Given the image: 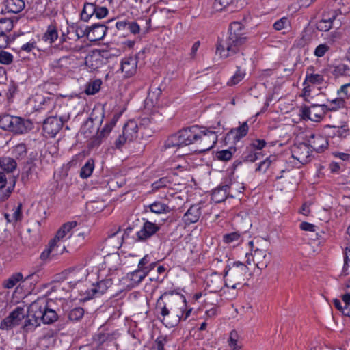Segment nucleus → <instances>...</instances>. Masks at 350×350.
I'll return each mask as SVG.
<instances>
[{
  "mask_svg": "<svg viewBox=\"0 0 350 350\" xmlns=\"http://www.w3.org/2000/svg\"><path fill=\"white\" fill-rule=\"evenodd\" d=\"M33 124L29 120H25L21 117L13 116L6 131L16 134H22L31 130Z\"/></svg>",
  "mask_w": 350,
  "mask_h": 350,
  "instance_id": "10",
  "label": "nucleus"
},
{
  "mask_svg": "<svg viewBox=\"0 0 350 350\" xmlns=\"http://www.w3.org/2000/svg\"><path fill=\"white\" fill-rule=\"evenodd\" d=\"M84 315V310L81 307L72 309L68 313V318L71 321H79Z\"/></svg>",
  "mask_w": 350,
  "mask_h": 350,
  "instance_id": "46",
  "label": "nucleus"
},
{
  "mask_svg": "<svg viewBox=\"0 0 350 350\" xmlns=\"http://www.w3.org/2000/svg\"><path fill=\"white\" fill-rule=\"evenodd\" d=\"M339 96L345 97L347 98L350 95V84H345L341 86L340 89L338 90Z\"/></svg>",
  "mask_w": 350,
  "mask_h": 350,
  "instance_id": "61",
  "label": "nucleus"
},
{
  "mask_svg": "<svg viewBox=\"0 0 350 350\" xmlns=\"http://www.w3.org/2000/svg\"><path fill=\"white\" fill-rule=\"evenodd\" d=\"M88 275L87 270L83 268L67 269L59 275V278L67 281L70 288H74L77 283L84 280Z\"/></svg>",
  "mask_w": 350,
  "mask_h": 350,
  "instance_id": "7",
  "label": "nucleus"
},
{
  "mask_svg": "<svg viewBox=\"0 0 350 350\" xmlns=\"http://www.w3.org/2000/svg\"><path fill=\"white\" fill-rule=\"evenodd\" d=\"M137 59L136 57H127L121 62V71L126 77L134 75L137 71Z\"/></svg>",
  "mask_w": 350,
  "mask_h": 350,
  "instance_id": "20",
  "label": "nucleus"
},
{
  "mask_svg": "<svg viewBox=\"0 0 350 350\" xmlns=\"http://www.w3.org/2000/svg\"><path fill=\"white\" fill-rule=\"evenodd\" d=\"M201 215V207L198 205L191 206L184 215V220L187 224H193L198 221Z\"/></svg>",
  "mask_w": 350,
  "mask_h": 350,
  "instance_id": "25",
  "label": "nucleus"
},
{
  "mask_svg": "<svg viewBox=\"0 0 350 350\" xmlns=\"http://www.w3.org/2000/svg\"><path fill=\"white\" fill-rule=\"evenodd\" d=\"M104 64L100 51H94L85 57V65L92 70H95L101 67Z\"/></svg>",
  "mask_w": 350,
  "mask_h": 350,
  "instance_id": "23",
  "label": "nucleus"
},
{
  "mask_svg": "<svg viewBox=\"0 0 350 350\" xmlns=\"http://www.w3.org/2000/svg\"><path fill=\"white\" fill-rule=\"evenodd\" d=\"M64 122L62 117L51 116L44 120L43 131L49 137H54L62 128Z\"/></svg>",
  "mask_w": 350,
  "mask_h": 350,
  "instance_id": "8",
  "label": "nucleus"
},
{
  "mask_svg": "<svg viewBox=\"0 0 350 350\" xmlns=\"http://www.w3.org/2000/svg\"><path fill=\"white\" fill-rule=\"evenodd\" d=\"M292 157L301 164H306L310 161V150L306 143L295 144L291 148Z\"/></svg>",
  "mask_w": 350,
  "mask_h": 350,
  "instance_id": "12",
  "label": "nucleus"
},
{
  "mask_svg": "<svg viewBox=\"0 0 350 350\" xmlns=\"http://www.w3.org/2000/svg\"><path fill=\"white\" fill-rule=\"evenodd\" d=\"M23 276L21 273H16L11 275L4 283V287L6 288H13L19 281L22 280Z\"/></svg>",
  "mask_w": 350,
  "mask_h": 350,
  "instance_id": "43",
  "label": "nucleus"
},
{
  "mask_svg": "<svg viewBox=\"0 0 350 350\" xmlns=\"http://www.w3.org/2000/svg\"><path fill=\"white\" fill-rule=\"evenodd\" d=\"M59 247L55 239H53L49 244V247L44 250L40 255L42 260L48 259L50 256H54L58 254L57 247Z\"/></svg>",
  "mask_w": 350,
  "mask_h": 350,
  "instance_id": "33",
  "label": "nucleus"
},
{
  "mask_svg": "<svg viewBox=\"0 0 350 350\" xmlns=\"http://www.w3.org/2000/svg\"><path fill=\"white\" fill-rule=\"evenodd\" d=\"M228 31V38L225 42H219L216 48V52L224 58L238 53L247 41L245 26L241 23H232Z\"/></svg>",
  "mask_w": 350,
  "mask_h": 350,
  "instance_id": "3",
  "label": "nucleus"
},
{
  "mask_svg": "<svg viewBox=\"0 0 350 350\" xmlns=\"http://www.w3.org/2000/svg\"><path fill=\"white\" fill-rule=\"evenodd\" d=\"M94 168V161L93 159H90L87 161L85 164L81 167L80 172V176L83 178H87L91 176Z\"/></svg>",
  "mask_w": 350,
  "mask_h": 350,
  "instance_id": "38",
  "label": "nucleus"
},
{
  "mask_svg": "<svg viewBox=\"0 0 350 350\" xmlns=\"http://www.w3.org/2000/svg\"><path fill=\"white\" fill-rule=\"evenodd\" d=\"M161 92H162V90L160 87H155L154 85H152L150 88V90L148 93V97L151 100H157L159 98V97L161 94Z\"/></svg>",
  "mask_w": 350,
  "mask_h": 350,
  "instance_id": "53",
  "label": "nucleus"
},
{
  "mask_svg": "<svg viewBox=\"0 0 350 350\" xmlns=\"http://www.w3.org/2000/svg\"><path fill=\"white\" fill-rule=\"evenodd\" d=\"M330 47L327 44H321L317 46V48L314 50V54L315 56L318 57H323L326 52H327L329 50Z\"/></svg>",
  "mask_w": 350,
  "mask_h": 350,
  "instance_id": "52",
  "label": "nucleus"
},
{
  "mask_svg": "<svg viewBox=\"0 0 350 350\" xmlns=\"http://www.w3.org/2000/svg\"><path fill=\"white\" fill-rule=\"evenodd\" d=\"M248 272V267L241 262H235L232 267H229L224 273V277L227 280L235 282L232 285V288H236L241 282L244 280L246 273Z\"/></svg>",
  "mask_w": 350,
  "mask_h": 350,
  "instance_id": "6",
  "label": "nucleus"
},
{
  "mask_svg": "<svg viewBox=\"0 0 350 350\" xmlns=\"http://www.w3.org/2000/svg\"><path fill=\"white\" fill-rule=\"evenodd\" d=\"M13 22L11 19L3 18L0 19V49L5 48L8 45V36L7 33L13 29Z\"/></svg>",
  "mask_w": 350,
  "mask_h": 350,
  "instance_id": "17",
  "label": "nucleus"
},
{
  "mask_svg": "<svg viewBox=\"0 0 350 350\" xmlns=\"http://www.w3.org/2000/svg\"><path fill=\"white\" fill-rule=\"evenodd\" d=\"M350 267V245L347 247L345 250V264L342 269V272L345 275H347V268Z\"/></svg>",
  "mask_w": 350,
  "mask_h": 350,
  "instance_id": "58",
  "label": "nucleus"
},
{
  "mask_svg": "<svg viewBox=\"0 0 350 350\" xmlns=\"http://www.w3.org/2000/svg\"><path fill=\"white\" fill-rule=\"evenodd\" d=\"M116 123V120L113 119L111 120V122L109 124H107L102 130L99 132V133L103 135L105 138H106L108 135L111 131L112 129L115 126Z\"/></svg>",
  "mask_w": 350,
  "mask_h": 350,
  "instance_id": "54",
  "label": "nucleus"
},
{
  "mask_svg": "<svg viewBox=\"0 0 350 350\" xmlns=\"http://www.w3.org/2000/svg\"><path fill=\"white\" fill-rule=\"evenodd\" d=\"M238 334L236 331L232 330L230 333V337L228 339L229 346L234 350L238 349L240 348V346L238 344Z\"/></svg>",
  "mask_w": 350,
  "mask_h": 350,
  "instance_id": "49",
  "label": "nucleus"
},
{
  "mask_svg": "<svg viewBox=\"0 0 350 350\" xmlns=\"http://www.w3.org/2000/svg\"><path fill=\"white\" fill-rule=\"evenodd\" d=\"M14 326H16V324L14 323L12 319L10 318V316L9 315L1 321L0 328L1 329H9Z\"/></svg>",
  "mask_w": 350,
  "mask_h": 350,
  "instance_id": "57",
  "label": "nucleus"
},
{
  "mask_svg": "<svg viewBox=\"0 0 350 350\" xmlns=\"http://www.w3.org/2000/svg\"><path fill=\"white\" fill-rule=\"evenodd\" d=\"M100 54L102 56V60L108 59L112 58L113 57L118 56L120 55V51L116 50V53H112L111 51H100Z\"/></svg>",
  "mask_w": 350,
  "mask_h": 350,
  "instance_id": "63",
  "label": "nucleus"
},
{
  "mask_svg": "<svg viewBox=\"0 0 350 350\" xmlns=\"http://www.w3.org/2000/svg\"><path fill=\"white\" fill-rule=\"evenodd\" d=\"M87 27V38L90 41H98L105 36L107 28L104 24L96 23Z\"/></svg>",
  "mask_w": 350,
  "mask_h": 350,
  "instance_id": "18",
  "label": "nucleus"
},
{
  "mask_svg": "<svg viewBox=\"0 0 350 350\" xmlns=\"http://www.w3.org/2000/svg\"><path fill=\"white\" fill-rule=\"evenodd\" d=\"M336 18V14L334 12L323 14L317 23V29L321 31H328L332 27Z\"/></svg>",
  "mask_w": 350,
  "mask_h": 350,
  "instance_id": "21",
  "label": "nucleus"
},
{
  "mask_svg": "<svg viewBox=\"0 0 350 350\" xmlns=\"http://www.w3.org/2000/svg\"><path fill=\"white\" fill-rule=\"evenodd\" d=\"M69 64V59L68 57L64 56L59 59L54 61L51 64V68L54 71H57L59 69L67 68Z\"/></svg>",
  "mask_w": 350,
  "mask_h": 350,
  "instance_id": "40",
  "label": "nucleus"
},
{
  "mask_svg": "<svg viewBox=\"0 0 350 350\" xmlns=\"http://www.w3.org/2000/svg\"><path fill=\"white\" fill-rule=\"evenodd\" d=\"M230 187L228 185L219 186L212 193V200L216 203L224 202L230 196Z\"/></svg>",
  "mask_w": 350,
  "mask_h": 350,
  "instance_id": "24",
  "label": "nucleus"
},
{
  "mask_svg": "<svg viewBox=\"0 0 350 350\" xmlns=\"http://www.w3.org/2000/svg\"><path fill=\"white\" fill-rule=\"evenodd\" d=\"M58 38V33L57 27L51 24L48 26L46 32L42 36V40L48 42L49 44H52Z\"/></svg>",
  "mask_w": 350,
  "mask_h": 350,
  "instance_id": "29",
  "label": "nucleus"
},
{
  "mask_svg": "<svg viewBox=\"0 0 350 350\" xmlns=\"http://www.w3.org/2000/svg\"><path fill=\"white\" fill-rule=\"evenodd\" d=\"M217 126H210L203 129L195 125L188 127L171 135L165 142L167 148H180L194 142L198 143L200 152L211 150L217 142Z\"/></svg>",
  "mask_w": 350,
  "mask_h": 350,
  "instance_id": "1",
  "label": "nucleus"
},
{
  "mask_svg": "<svg viewBox=\"0 0 350 350\" xmlns=\"http://www.w3.org/2000/svg\"><path fill=\"white\" fill-rule=\"evenodd\" d=\"M36 165L31 162H27L24 167L23 172L21 174V179L23 182H27L31 179L33 176H37V172H36Z\"/></svg>",
  "mask_w": 350,
  "mask_h": 350,
  "instance_id": "28",
  "label": "nucleus"
},
{
  "mask_svg": "<svg viewBox=\"0 0 350 350\" xmlns=\"http://www.w3.org/2000/svg\"><path fill=\"white\" fill-rule=\"evenodd\" d=\"M12 154L18 159H22L27 155V148L25 144H18L12 149Z\"/></svg>",
  "mask_w": 350,
  "mask_h": 350,
  "instance_id": "39",
  "label": "nucleus"
},
{
  "mask_svg": "<svg viewBox=\"0 0 350 350\" xmlns=\"http://www.w3.org/2000/svg\"><path fill=\"white\" fill-rule=\"evenodd\" d=\"M253 260L258 269H263L271 261V254L265 250L256 249L253 253Z\"/></svg>",
  "mask_w": 350,
  "mask_h": 350,
  "instance_id": "19",
  "label": "nucleus"
},
{
  "mask_svg": "<svg viewBox=\"0 0 350 350\" xmlns=\"http://www.w3.org/2000/svg\"><path fill=\"white\" fill-rule=\"evenodd\" d=\"M87 27L83 29L79 25L72 23L68 27L67 34L65 35V33H63L62 36V40L66 41L67 39H68L77 41L81 38L84 36L87 37Z\"/></svg>",
  "mask_w": 350,
  "mask_h": 350,
  "instance_id": "14",
  "label": "nucleus"
},
{
  "mask_svg": "<svg viewBox=\"0 0 350 350\" xmlns=\"http://www.w3.org/2000/svg\"><path fill=\"white\" fill-rule=\"evenodd\" d=\"M100 85V80H94L88 85L85 89V93L88 95H93L99 91Z\"/></svg>",
  "mask_w": 350,
  "mask_h": 350,
  "instance_id": "45",
  "label": "nucleus"
},
{
  "mask_svg": "<svg viewBox=\"0 0 350 350\" xmlns=\"http://www.w3.org/2000/svg\"><path fill=\"white\" fill-rule=\"evenodd\" d=\"M10 316L16 325H18L25 317L24 309L21 307H17L10 314Z\"/></svg>",
  "mask_w": 350,
  "mask_h": 350,
  "instance_id": "42",
  "label": "nucleus"
},
{
  "mask_svg": "<svg viewBox=\"0 0 350 350\" xmlns=\"http://www.w3.org/2000/svg\"><path fill=\"white\" fill-rule=\"evenodd\" d=\"M234 0H215L213 3V10L215 12H221L233 3Z\"/></svg>",
  "mask_w": 350,
  "mask_h": 350,
  "instance_id": "44",
  "label": "nucleus"
},
{
  "mask_svg": "<svg viewBox=\"0 0 350 350\" xmlns=\"http://www.w3.org/2000/svg\"><path fill=\"white\" fill-rule=\"evenodd\" d=\"M16 167L17 163L14 159L9 157L0 158V167L3 170L10 173L12 172Z\"/></svg>",
  "mask_w": 350,
  "mask_h": 350,
  "instance_id": "30",
  "label": "nucleus"
},
{
  "mask_svg": "<svg viewBox=\"0 0 350 350\" xmlns=\"http://www.w3.org/2000/svg\"><path fill=\"white\" fill-rule=\"evenodd\" d=\"M57 319L56 311L49 307L47 299L40 297L29 306L27 319L25 321L23 329L25 332L33 331L41 322L44 324H51Z\"/></svg>",
  "mask_w": 350,
  "mask_h": 350,
  "instance_id": "2",
  "label": "nucleus"
},
{
  "mask_svg": "<svg viewBox=\"0 0 350 350\" xmlns=\"http://www.w3.org/2000/svg\"><path fill=\"white\" fill-rule=\"evenodd\" d=\"M349 67L345 64L330 66V72L336 77L349 75Z\"/></svg>",
  "mask_w": 350,
  "mask_h": 350,
  "instance_id": "35",
  "label": "nucleus"
},
{
  "mask_svg": "<svg viewBox=\"0 0 350 350\" xmlns=\"http://www.w3.org/2000/svg\"><path fill=\"white\" fill-rule=\"evenodd\" d=\"M237 70L236 73L232 76L230 80L228 82L229 85H234L240 82L245 77V73L244 71L240 70L239 66H237Z\"/></svg>",
  "mask_w": 350,
  "mask_h": 350,
  "instance_id": "47",
  "label": "nucleus"
},
{
  "mask_svg": "<svg viewBox=\"0 0 350 350\" xmlns=\"http://www.w3.org/2000/svg\"><path fill=\"white\" fill-rule=\"evenodd\" d=\"M180 304L183 306L176 308H172L170 307L172 313L174 315V317L171 322L167 323V327H174L179 323L181 319L186 320L190 316L191 309L187 310L185 312H184L185 300H184L183 302L180 301V304H178V305Z\"/></svg>",
  "mask_w": 350,
  "mask_h": 350,
  "instance_id": "15",
  "label": "nucleus"
},
{
  "mask_svg": "<svg viewBox=\"0 0 350 350\" xmlns=\"http://www.w3.org/2000/svg\"><path fill=\"white\" fill-rule=\"evenodd\" d=\"M23 0H6L5 8L8 12L18 14L25 8Z\"/></svg>",
  "mask_w": 350,
  "mask_h": 350,
  "instance_id": "26",
  "label": "nucleus"
},
{
  "mask_svg": "<svg viewBox=\"0 0 350 350\" xmlns=\"http://www.w3.org/2000/svg\"><path fill=\"white\" fill-rule=\"evenodd\" d=\"M308 145L317 152H322L328 147L326 137L319 134H312L308 139Z\"/></svg>",
  "mask_w": 350,
  "mask_h": 350,
  "instance_id": "16",
  "label": "nucleus"
},
{
  "mask_svg": "<svg viewBox=\"0 0 350 350\" xmlns=\"http://www.w3.org/2000/svg\"><path fill=\"white\" fill-rule=\"evenodd\" d=\"M169 180L167 178L163 177L152 183V187L154 189H159L162 187H165L169 183Z\"/></svg>",
  "mask_w": 350,
  "mask_h": 350,
  "instance_id": "60",
  "label": "nucleus"
},
{
  "mask_svg": "<svg viewBox=\"0 0 350 350\" xmlns=\"http://www.w3.org/2000/svg\"><path fill=\"white\" fill-rule=\"evenodd\" d=\"M164 295H161L157 299L155 310L157 313L160 314L163 317V321H165L166 326H167V323L170 321L166 317L170 314V310H171L170 307L172 308H176V306H178V304H180V301L179 299H174L172 298L167 299V303L164 301Z\"/></svg>",
  "mask_w": 350,
  "mask_h": 350,
  "instance_id": "9",
  "label": "nucleus"
},
{
  "mask_svg": "<svg viewBox=\"0 0 350 350\" xmlns=\"http://www.w3.org/2000/svg\"><path fill=\"white\" fill-rule=\"evenodd\" d=\"M248 129L247 122H243L238 128L231 129L227 134L226 139L230 140L232 139L234 142H238L247 134Z\"/></svg>",
  "mask_w": 350,
  "mask_h": 350,
  "instance_id": "22",
  "label": "nucleus"
},
{
  "mask_svg": "<svg viewBox=\"0 0 350 350\" xmlns=\"http://www.w3.org/2000/svg\"><path fill=\"white\" fill-rule=\"evenodd\" d=\"M111 285L112 281L109 278L99 281L96 284H93L92 287L86 291L87 298L92 299L93 297L103 295Z\"/></svg>",
  "mask_w": 350,
  "mask_h": 350,
  "instance_id": "13",
  "label": "nucleus"
},
{
  "mask_svg": "<svg viewBox=\"0 0 350 350\" xmlns=\"http://www.w3.org/2000/svg\"><path fill=\"white\" fill-rule=\"evenodd\" d=\"M143 221L141 229L136 233L137 239L139 241H146L150 239L160 230L159 225L145 219H143Z\"/></svg>",
  "mask_w": 350,
  "mask_h": 350,
  "instance_id": "11",
  "label": "nucleus"
},
{
  "mask_svg": "<svg viewBox=\"0 0 350 350\" xmlns=\"http://www.w3.org/2000/svg\"><path fill=\"white\" fill-rule=\"evenodd\" d=\"M240 237L241 235L238 232H233L224 234L223 237V241L226 243H232L238 241L240 239Z\"/></svg>",
  "mask_w": 350,
  "mask_h": 350,
  "instance_id": "50",
  "label": "nucleus"
},
{
  "mask_svg": "<svg viewBox=\"0 0 350 350\" xmlns=\"http://www.w3.org/2000/svg\"><path fill=\"white\" fill-rule=\"evenodd\" d=\"M271 160L270 158H267L264 161H261L256 168V172L265 174L267 170L270 167L271 164Z\"/></svg>",
  "mask_w": 350,
  "mask_h": 350,
  "instance_id": "48",
  "label": "nucleus"
},
{
  "mask_svg": "<svg viewBox=\"0 0 350 350\" xmlns=\"http://www.w3.org/2000/svg\"><path fill=\"white\" fill-rule=\"evenodd\" d=\"M236 147L230 146L227 150H222L216 152L215 157L219 161H228L232 159V155L236 152Z\"/></svg>",
  "mask_w": 350,
  "mask_h": 350,
  "instance_id": "34",
  "label": "nucleus"
},
{
  "mask_svg": "<svg viewBox=\"0 0 350 350\" xmlns=\"http://www.w3.org/2000/svg\"><path fill=\"white\" fill-rule=\"evenodd\" d=\"M108 12L109 11L107 8L96 5L94 15L97 18L100 19L105 17L107 15Z\"/></svg>",
  "mask_w": 350,
  "mask_h": 350,
  "instance_id": "59",
  "label": "nucleus"
},
{
  "mask_svg": "<svg viewBox=\"0 0 350 350\" xmlns=\"http://www.w3.org/2000/svg\"><path fill=\"white\" fill-rule=\"evenodd\" d=\"M328 111L327 105H312L310 107L305 106L300 110V116L302 120H310L319 122Z\"/></svg>",
  "mask_w": 350,
  "mask_h": 350,
  "instance_id": "5",
  "label": "nucleus"
},
{
  "mask_svg": "<svg viewBox=\"0 0 350 350\" xmlns=\"http://www.w3.org/2000/svg\"><path fill=\"white\" fill-rule=\"evenodd\" d=\"M142 271H143L138 269L127 275V277L131 280L133 285H137L139 284L146 277L149 270H147L144 273H142Z\"/></svg>",
  "mask_w": 350,
  "mask_h": 350,
  "instance_id": "37",
  "label": "nucleus"
},
{
  "mask_svg": "<svg viewBox=\"0 0 350 350\" xmlns=\"http://www.w3.org/2000/svg\"><path fill=\"white\" fill-rule=\"evenodd\" d=\"M22 217V204L20 203L18 204V206L14 210L12 218V220H14V221H18L21 220Z\"/></svg>",
  "mask_w": 350,
  "mask_h": 350,
  "instance_id": "62",
  "label": "nucleus"
},
{
  "mask_svg": "<svg viewBox=\"0 0 350 350\" xmlns=\"http://www.w3.org/2000/svg\"><path fill=\"white\" fill-rule=\"evenodd\" d=\"M13 62V55L7 51H0V64L8 65Z\"/></svg>",
  "mask_w": 350,
  "mask_h": 350,
  "instance_id": "51",
  "label": "nucleus"
},
{
  "mask_svg": "<svg viewBox=\"0 0 350 350\" xmlns=\"http://www.w3.org/2000/svg\"><path fill=\"white\" fill-rule=\"evenodd\" d=\"M77 225V221H69L66 224H64L60 229L57 231L55 238L53 239H55V241L57 242L60 239H62L64 237H66L67 234L70 232V231L75 228Z\"/></svg>",
  "mask_w": 350,
  "mask_h": 350,
  "instance_id": "31",
  "label": "nucleus"
},
{
  "mask_svg": "<svg viewBox=\"0 0 350 350\" xmlns=\"http://www.w3.org/2000/svg\"><path fill=\"white\" fill-rule=\"evenodd\" d=\"M13 116L9 114L0 115V127L6 131Z\"/></svg>",
  "mask_w": 350,
  "mask_h": 350,
  "instance_id": "56",
  "label": "nucleus"
},
{
  "mask_svg": "<svg viewBox=\"0 0 350 350\" xmlns=\"http://www.w3.org/2000/svg\"><path fill=\"white\" fill-rule=\"evenodd\" d=\"M149 208L150 211L156 214L168 213L171 211V208L166 204L159 201H156L146 207V211Z\"/></svg>",
  "mask_w": 350,
  "mask_h": 350,
  "instance_id": "27",
  "label": "nucleus"
},
{
  "mask_svg": "<svg viewBox=\"0 0 350 350\" xmlns=\"http://www.w3.org/2000/svg\"><path fill=\"white\" fill-rule=\"evenodd\" d=\"M329 105H327L328 111H336L345 106V97L340 96L329 101Z\"/></svg>",
  "mask_w": 350,
  "mask_h": 350,
  "instance_id": "41",
  "label": "nucleus"
},
{
  "mask_svg": "<svg viewBox=\"0 0 350 350\" xmlns=\"http://www.w3.org/2000/svg\"><path fill=\"white\" fill-rule=\"evenodd\" d=\"M313 70V66H310L309 68H308L306 79L304 83V85H305L307 83H310L312 84H321L323 83L324 80L323 75L310 72V71L312 72Z\"/></svg>",
  "mask_w": 350,
  "mask_h": 350,
  "instance_id": "32",
  "label": "nucleus"
},
{
  "mask_svg": "<svg viewBox=\"0 0 350 350\" xmlns=\"http://www.w3.org/2000/svg\"><path fill=\"white\" fill-rule=\"evenodd\" d=\"M138 125L135 120H129L123 126L122 133L114 141L116 148L120 149L127 143L135 139L138 134Z\"/></svg>",
  "mask_w": 350,
  "mask_h": 350,
  "instance_id": "4",
  "label": "nucleus"
},
{
  "mask_svg": "<svg viewBox=\"0 0 350 350\" xmlns=\"http://www.w3.org/2000/svg\"><path fill=\"white\" fill-rule=\"evenodd\" d=\"M288 25V19L286 17H283L274 23L273 27L275 30L280 31L286 28Z\"/></svg>",
  "mask_w": 350,
  "mask_h": 350,
  "instance_id": "55",
  "label": "nucleus"
},
{
  "mask_svg": "<svg viewBox=\"0 0 350 350\" xmlns=\"http://www.w3.org/2000/svg\"><path fill=\"white\" fill-rule=\"evenodd\" d=\"M96 5L90 3H85L81 12V19L88 21L93 15H94Z\"/></svg>",
  "mask_w": 350,
  "mask_h": 350,
  "instance_id": "36",
  "label": "nucleus"
},
{
  "mask_svg": "<svg viewBox=\"0 0 350 350\" xmlns=\"http://www.w3.org/2000/svg\"><path fill=\"white\" fill-rule=\"evenodd\" d=\"M266 144L264 139H256L250 144V146L255 150H260L265 146Z\"/></svg>",
  "mask_w": 350,
  "mask_h": 350,
  "instance_id": "64",
  "label": "nucleus"
}]
</instances>
